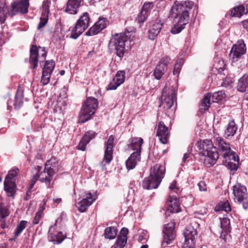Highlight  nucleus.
Wrapping results in <instances>:
<instances>
[{"instance_id": "obj_1", "label": "nucleus", "mask_w": 248, "mask_h": 248, "mask_svg": "<svg viewBox=\"0 0 248 248\" xmlns=\"http://www.w3.org/2000/svg\"><path fill=\"white\" fill-rule=\"evenodd\" d=\"M193 5V2L187 1L173 6L171 12L172 14H175L173 16L174 17H178V20L177 24L172 28L171 33H179L185 29L189 19L188 11L192 8Z\"/></svg>"}, {"instance_id": "obj_2", "label": "nucleus", "mask_w": 248, "mask_h": 248, "mask_svg": "<svg viewBox=\"0 0 248 248\" xmlns=\"http://www.w3.org/2000/svg\"><path fill=\"white\" fill-rule=\"evenodd\" d=\"M200 154L204 156V164L207 166H213L219 157L217 148L214 146L212 141L205 140L197 143Z\"/></svg>"}, {"instance_id": "obj_3", "label": "nucleus", "mask_w": 248, "mask_h": 248, "mask_svg": "<svg viewBox=\"0 0 248 248\" xmlns=\"http://www.w3.org/2000/svg\"><path fill=\"white\" fill-rule=\"evenodd\" d=\"M165 172V167L161 165L156 164L151 167L150 175L142 181L143 188L148 190L157 188L164 176Z\"/></svg>"}, {"instance_id": "obj_4", "label": "nucleus", "mask_w": 248, "mask_h": 248, "mask_svg": "<svg viewBox=\"0 0 248 248\" xmlns=\"http://www.w3.org/2000/svg\"><path fill=\"white\" fill-rule=\"evenodd\" d=\"M167 87L165 86L162 92V96L159 107L164 108V113L168 116L174 113L175 107H173L174 101L176 100V96L174 89L171 87L170 91L167 93Z\"/></svg>"}, {"instance_id": "obj_5", "label": "nucleus", "mask_w": 248, "mask_h": 248, "mask_svg": "<svg viewBox=\"0 0 248 248\" xmlns=\"http://www.w3.org/2000/svg\"><path fill=\"white\" fill-rule=\"evenodd\" d=\"M98 106L97 99L93 97H87L82 105L79 114V122L84 123L91 119L98 108Z\"/></svg>"}, {"instance_id": "obj_6", "label": "nucleus", "mask_w": 248, "mask_h": 248, "mask_svg": "<svg viewBox=\"0 0 248 248\" xmlns=\"http://www.w3.org/2000/svg\"><path fill=\"white\" fill-rule=\"evenodd\" d=\"M130 37L126 33H116L112 35L108 44V46L116 51V54L119 58L124 57L125 51V45Z\"/></svg>"}, {"instance_id": "obj_7", "label": "nucleus", "mask_w": 248, "mask_h": 248, "mask_svg": "<svg viewBox=\"0 0 248 248\" xmlns=\"http://www.w3.org/2000/svg\"><path fill=\"white\" fill-rule=\"evenodd\" d=\"M214 139V142L217 146L221 155L223 158L233 159L234 161L238 160V155L234 151L231 150L230 144L228 142H227L223 138L219 136H215Z\"/></svg>"}, {"instance_id": "obj_8", "label": "nucleus", "mask_w": 248, "mask_h": 248, "mask_svg": "<svg viewBox=\"0 0 248 248\" xmlns=\"http://www.w3.org/2000/svg\"><path fill=\"white\" fill-rule=\"evenodd\" d=\"M247 52L246 45L242 39L238 40L232 46L229 54L232 62L235 63L244 59V55Z\"/></svg>"}, {"instance_id": "obj_9", "label": "nucleus", "mask_w": 248, "mask_h": 248, "mask_svg": "<svg viewBox=\"0 0 248 248\" xmlns=\"http://www.w3.org/2000/svg\"><path fill=\"white\" fill-rule=\"evenodd\" d=\"M90 18L87 12L83 13L77 20L75 27L71 30L70 37L77 39L88 27Z\"/></svg>"}, {"instance_id": "obj_10", "label": "nucleus", "mask_w": 248, "mask_h": 248, "mask_svg": "<svg viewBox=\"0 0 248 248\" xmlns=\"http://www.w3.org/2000/svg\"><path fill=\"white\" fill-rule=\"evenodd\" d=\"M225 97V93L222 91L216 92L213 94L211 93L206 94L201 101L199 111L201 113H203L209 108L211 105V99L213 102H218L221 101Z\"/></svg>"}, {"instance_id": "obj_11", "label": "nucleus", "mask_w": 248, "mask_h": 248, "mask_svg": "<svg viewBox=\"0 0 248 248\" xmlns=\"http://www.w3.org/2000/svg\"><path fill=\"white\" fill-rule=\"evenodd\" d=\"M185 237L182 248H194L195 245V238L197 232L194 226L191 224L186 226L183 232Z\"/></svg>"}, {"instance_id": "obj_12", "label": "nucleus", "mask_w": 248, "mask_h": 248, "mask_svg": "<svg viewBox=\"0 0 248 248\" xmlns=\"http://www.w3.org/2000/svg\"><path fill=\"white\" fill-rule=\"evenodd\" d=\"M233 193L235 199L239 203H242L244 209H247L248 207V194L247 188L240 184L233 186Z\"/></svg>"}, {"instance_id": "obj_13", "label": "nucleus", "mask_w": 248, "mask_h": 248, "mask_svg": "<svg viewBox=\"0 0 248 248\" xmlns=\"http://www.w3.org/2000/svg\"><path fill=\"white\" fill-rule=\"evenodd\" d=\"M41 49L40 58H42L41 60L43 62L45 59L47 55V51L45 50V48L39 46L37 47L36 45H32L30 50V63L32 65V68L35 69L38 66L39 50Z\"/></svg>"}, {"instance_id": "obj_14", "label": "nucleus", "mask_w": 248, "mask_h": 248, "mask_svg": "<svg viewBox=\"0 0 248 248\" xmlns=\"http://www.w3.org/2000/svg\"><path fill=\"white\" fill-rule=\"evenodd\" d=\"M175 223L171 221L164 225L163 233V239L162 242V246L166 247L168 245L170 244L176 237V232L174 230Z\"/></svg>"}, {"instance_id": "obj_15", "label": "nucleus", "mask_w": 248, "mask_h": 248, "mask_svg": "<svg viewBox=\"0 0 248 248\" xmlns=\"http://www.w3.org/2000/svg\"><path fill=\"white\" fill-rule=\"evenodd\" d=\"M55 63L53 60L46 61L43 68L41 82L43 85H47L49 81L51 75L54 70Z\"/></svg>"}, {"instance_id": "obj_16", "label": "nucleus", "mask_w": 248, "mask_h": 248, "mask_svg": "<svg viewBox=\"0 0 248 248\" xmlns=\"http://www.w3.org/2000/svg\"><path fill=\"white\" fill-rule=\"evenodd\" d=\"M29 0H21L19 2H14L11 3L12 9L9 11L11 16L15 15L17 13L26 14L28 12Z\"/></svg>"}, {"instance_id": "obj_17", "label": "nucleus", "mask_w": 248, "mask_h": 248, "mask_svg": "<svg viewBox=\"0 0 248 248\" xmlns=\"http://www.w3.org/2000/svg\"><path fill=\"white\" fill-rule=\"evenodd\" d=\"M114 140V136H110L105 145L103 161L102 163L105 162L106 163L109 164L112 160Z\"/></svg>"}, {"instance_id": "obj_18", "label": "nucleus", "mask_w": 248, "mask_h": 248, "mask_svg": "<svg viewBox=\"0 0 248 248\" xmlns=\"http://www.w3.org/2000/svg\"><path fill=\"white\" fill-rule=\"evenodd\" d=\"M169 136L168 127L165 125L164 122H160L157 125L156 131V136L158 137L160 141L162 144H166Z\"/></svg>"}, {"instance_id": "obj_19", "label": "nucleus", "mask_w": 248, "mask_h": 248, "mask_svg": "<svg viewBox=\"0 0 248 248\" xmlns=\"http://www.w3.org/2000/svg\"><path fill=\"white\" fill-rule=\"evenodd\" d=\"M40 170H38L37 174H36L38 180L41 183H45L47 188L50 187L51 182L53 179V176L54 174L51 171L45 170L39 172Z\"/></svg>"}, {"instance_id": "obj_20", "label": "nucleus", "mask_w": 248, "mask_h": 248, "mask_svg": "<svg viewBox=\"0 0 248 248\" xmlns=\"http://www.w3.org/2000/svg\"><path fill=\"white\" fill-rule=\"evenodd\" d=\"M167 210L170 213H178L179 212L180 205L179 199L176 196L169 195L166 202Z\"/></svg>"}, {"instance_id": "obj_21", "label": "nucleus", "mask_w": 248, "mask_h": 248, "mask_svg": "<svg viewBox=\"0 0 248 248\" xmlns=\"http://www.w3.org/2000/svg\"><path fill=\"white\" fill-rule=\"evenodd\" d=\"M163 23L161 22V20L156 19L154 23L150 27L148 30V38L150 40H154L157 35L159 33Z\"/></svg>"}, {"instance_id": "obj_22", "label": "nucleus", "mask_w": 248, "mask_h": 248, "mask_svg": "<svg viewBox=\"0 0 248 248\" xmlns=\"http://www.w3.org/2000/svg\"><path fill=\"white\" fill-rule=\"evenodd\" d=\"M54 226H51L48 231V240L53 242L54 244H60L66 237L62 232H59L57 233H53Z\"/></svg>"}, {"instance_id": "obj_23", "label": "nucleus", "mask_w": 248, "mask_h": 248, "mask_svg": "<svg viewBox=\"0 0 248 248\" xmlns=\"http://www.w3.org/2000/svg\"><path fill=\"white\" fill-rule=\"evenodd\" d=\"M236 89L239 93L248 94V74H244L237 81Z\"/></svg>"}, {"instance_id": "obj_24", "label": "nucleus", "mask_w": 248, "mask_h": 248, "mask_svg": "<svg viewBox=\"0 0 248 248\" xmlns=\"http://www.w3.org/2000/svg\"><path fill=\"white\" fill-rule=\"evenodd\" d=\"M60 162L55 157H52L46 162L45 170L51 171L53 174L57 172L60 168Z\"/></svg>"}, {"instance_id": "obj_25", "label": "nucleus", "mask_w": 248, "mask_h": 248, "mask_svg": "<svg viewBox=\"0 0 248 248\" xmlns=\"http://www.w3.org/2000/svg\"><path fill=\"white\" fill-rule=\"evenodd\" d=\"M93 202L92 195L91 193L86 194V198L83 199L78 203V210L81 213L86 211L87 208L90 206Z\"/></svg>"}, {"instance_id": "obj_26", "label": "nucleus", "mask_w": 248, "mask_h": 248, "mask_svg": "<svg viewBox=\"0 0 248 248\" xmlns=\"http://www.w3.org/2000/svg\"><path fill=\"white\" fill-rule=\"evenodd\" d=\"M140 160V155L138 153H133L126 160L125 165L128 170L133 169L137 162Z\"/></svg>"}, {"instance_id": "obj_27", "label": "nucleus", "mask_w": 248, "mask_h": 248, "mask_svg": "<svg viewBox=\"0 0 248 248\" xmlns=\"http://www.w3.org/2000/svg\"><path fill=\"white\" fill-rule=\"evenodd\" d=\"M143 143V140L141 138H132L130 143L128 145V148L132 150H136L134 153H138L140 155L141 146Z\"/></svg>"}, {"instance_id": "obj_28", "label": "nucleus", "mask_w": 248, "mask_h": 248, "mask_svg": "<svg viewBox=\"0 0 248 248\" xmlns=\"http://www.w3.org/2000/svg\"><path fill=\"white\" fill-rule=\"evenodd\" d=\"M81 0H68L65 11L70 14H76L80 5Z\"/></svg>"}, {"instance_id": "obj_29", "label": "nucleus", "mask_w": 248, "mask_h": 248, "mask_svg": "<svg viewBox=\"0 0 248 248\" xmlns=\"http://www.w3.org/2000/svg\"><path fill=\"white\" fill-rule=\"evenodd\" d=\"M4 190L8 197H14L16 192V182L4 181Z\"/></svg>"}, {"instance_id": "obj_30", "label": "nucleus", "mask_w": 248, "mask_h": 248, "mask_svg": "<svg viewBox=\"0 0 248 248\" xmlns=\"http://www.w3.org/2000/svg\"><path fill=\"white\" fill-rule=\"evenodd\" d=\"M24 98L23 91L21 89H18L15 95L14 106L15 109H19L23 105Z\"/></svg>"}, {"instance_id": "obj_31", "label": "nucleus", "mask_w": 248, "mask_h": 248, "mask_svg": "<svg viewBox=\"0 0 248 248\" xmlns=\"http://www.w3.org/2000/svg\"><path fill=\"white\" fill-rule=\"evenodd\" d=\"M237 130V126L235 124L234 121L232 120L229 121L226 129L225 131V135L226 138L232 137L236 133Z\"/></svg>"}, {"instance_id": "obj_32", "label": "nucleus", "mask_w": 248, "mask_h": 248, "mask_svg": "<svg viewBox=\"0 0 248 248\" xmlns=\"http://www.w3.org/2000/svg\"><path fill=\"white\" fill-rule=\"evenodd\" d=\"M117 233V229L114 227H108L104 230L103 235L106 239L112 240L114 239Z\"/></svg>"}, {"instance_id": "obj_33", "label": "nucleus", "mask_w": 248, "mask_h": 248, "mask_svg": "<svg viewBox=\"0 0 248 248\" xmlns=\"http://www.w3.org/2000/svg\"><path fill=\"white\" fill-rule=\"evenodd\" d=\"M167 70L165 66L162 64H157L153 73L155 78L157 80L160 79Z\"/></svg>"}, {"instance_id": "obj_34", "label": "nucleus", "mask_w": 248, "mask_h": 248, "mask_svg": "<svg viewBox=\"0 0 248 248\" xmlns=\"http://www.w3.org/2000/svg\"><path fill=\"white\" fill-rule=\"evenodd\" d=\"M215 211L216 212L224 211L227 213L230 212L231 211V208L228 201H226L224 202H219L215 207Z\"/></svg>"}, {"instance_id": "obj_35", "label": "nucleus", "mask_w": 248, "mask_h": 248, "mask_svg": "<svg viewBox=\"0 0 248 248\" xmlns=\"http://www.w3.org/2000/svg\"><path fill=\"white\" fill-rule=\"evenodd\" d=\"M19 172V170L16 167L13 168L8 171V173L5 177L4 181L16 182L15 178Z\"/></svg>"}, {"instance_id": "obj_36", "label": "nucleus", "mask_w": 248, "mask_h": 248, "mask_svg": "<svg viewBox=\"0 0 248 248\" xmlns=\"http://www.w3.org/2000/svg\"><path fill=\"white\" fill-rule=\"evenodd\" d=\"M239 160V159H238ZM235 162H238V160L234 161L233 159L223 158V162L225 166L231 170L235 171L237 170L238 165Z\"/></svg>"}, {"instance_id": "obj_37", "label": "nucleus", "mask_w": 248, "mask_h": 248, "mask_svg": "<svg viewBox=\"0 0 248 248\" xmlns=\"http://www.w3.org/2000/svg\"><path fill=\"white\" fill-rule=\"evenodd\" d=\"M245 7L243 5H240L234 7L232 11L231 15L233 17H241L245 14Z\"/></svg>"}, {"instance_id": "obj_38", "label": "nucleus", "mask_w": 248, "mask_h": 248, "mask_svg": "<svg viewBox=\"0 0 248 248\" xmlns=\"http://www.w3.org/2000/svg\"><path fill=\"white\" fill-rule=\"evenodd\" d=\"M220 226L222 231L226 232H230V220L228 218L223 217L220 219Z\"/></svg>"}, {"instance_id": "obj_39", "label": "nucleus", "mask_w": 248, "mask_h": 248, "mask_svg": "<svg viewBox=\"0 0 248 248\" xmlns=\"http://www.w3.org/2000/svg\"><path fill=\"white\" fill-rule=\"evenodd\" d=\"M125 71L124 70L118 71L115 77L113 78L114 81L118 83V84L120 85L123 84L125 80Z\"/></svg>"}, {"instance_id": "obj_40", "label": "nucleus", "mask_w": 248, "mask_h": 248, "mask_svg": "<svg viewBox=\"0 0 248 248\" xmlns=\"http://www.w3.org/2000/svg\"><path fill=\"white\" fill-rule=\"evenodd\" d=\"M184 62V60L183 58L179 59L177 60L173 68V74L174 75H177V76L179 74L182 66L183 65Z\"/></svg>"}, {"instance_id": "obj_41", "label": "nucleus", "mask_w": 248, "mask_h": 248, "mask_svg": "<svg viewBox=\"0 0 248 248\" xmlns=\"http://www.w3.org/2000/svg\"><path fill=\"white\" fill-rule=\"evenodd\" d=\"M102 30L95 23L85 33L86 36H93L97 34Z\"/></svg>"}, {"instance_id": "obj_42", "label": "nucleus", "mask_w": 248, "mask_h": 248, "mask_svg": "<svg viewBox=\"0 0 248 248\" xmlns=\"http://www.w3.org/2000/svg\"><path fill=\"white\" fill-rule=\"evenodd\" d=\"M27 224V221L25 220H21L17 225L15 232V236L17 237L26 228Z\"/></svg>"}, {"instance_id": "obj_43", "label": "nucleus", "mask_w": 248, "mask_h": 248, "mask_svg": "<svg viewBox=\"0 0 248 248\" xmlns=\"http://www.w3.org/2000/svg\"><path fill=\"white\" fill-rule=\"evenodd\" d=\"M10 212L7 207L3 202L0 203V215L2 218L8 217L9 215Z\"/></svg>"}, {"instance_id": "obj_44", "label": "nucleus", "mask_w": 248, "mask_h": 248, "mask_svg": "<svg viewBox=\"0 0 248 248\" xmlns=\"http://www.w3.org/2000/svg\"><path fill=\"white\" fill-rule=\"evenodd\" d=\"M50 2L48 0L44 1L42 5V16H48L49 13Z\"/></svg>"}, {"instance_id": "obj_45", "label": "nucleus", "mask_w": 248, "mask_h": 248, "mask_svg": "<svg viewBox=\"0 0 248 248\" xmlns=\"http://www.w3.org/2000/svg\"><path fill=\"white\" fill-rule=\"evenodd\" d=\"M97 135V133L93 131H88L84 135L83 140H86V143H89L90 141L94 139Z\"/></svg>"}, {"instance_id": "obj_46", "label": "nucleus", "mask_w": 248, "mask_h": 248, "mask_svg": "<svg viewBox=\"0 0 248 248\" xmlns=\"http://www.w3.org/2000/svg\"><path fill=\"white\" fill-rule=\"evenodd\" d=\"M128 232L129 231L127 228L123 227L120 231V232L119 233V234L118 235L117 238H120V239L124 240V241L127 242V235L128 233Z\"/></svg>"}, {"instance_id": "obj_47", "label": "nucleus", "mask_w": 248, "mask_h": 248, "mask_svg": "<svg viewBox=\"0 0 248 248\" xmlns=\"http://www.w3.org/2000/svg\"><path fill=\"white\" fill-rule=\"evenodd\" d=\"M149 15L141 9L140 13L138 14L136 20L139 23H143Z\"/></svg>"}, {"instance_id": "obj_48", "label": "nucleus", "mask_w": 248, "mask_h": 248, "mask_svg": "<svg viewBox=\"0 0 248 248\" xmlns=\"http://www.w3.org/2000/svg\"><path fill=\"white\" fill-rule=\"evenodd\" d=\"M154 5L153 2H146L144 3L141 9L149 15L151 10L153 8Z\"/></svg>"}, {"instance_id": "obj_49", "label": "nucleus", "mask_w": 248, "mask_h": 248, "mask_svg": "<svg viewBox=\"0 0 248 248\" xmlns=\"http://www.w3.org/2000/svg\"><path fill=\"white\" fill-rule=\"evenodd\" d=\"M108 20L105 17H100L99 20L95 24L100 28V29L102 30L106 28L107 26V22Z\"/></svg>"}, {"instance_id": "obj_50", "label": "nucleus", "mask_w": 248, "mask_h": 248, "mask_svg": "<svg viewBox=\"0 0 248 248\" xmlns=\"http://www.w3.org/2000/svg\"><path fill=\"white\" fill-rule=\"evenodd\" d=\"M126 243L127 242L120 239V238H117L116 242L114 244L113 248H124Z\"/></svg>"}, {"instance_id": "obj_51", "label": "nucleus", "mask_w": 248, "mask_h": 248, "mask_svg": "<svg viewBox=\"0 0 248 248\" xmlns=\"http://www.w3.org/2000/svg\"><path fill=\"white\" fill-rule=\"evenodd\" d=\"M170 61V59L169 57L166 56L163 57L160 61H159L158 64L163 65L165 66L166 69H168V65Z\"/></svg>"}, {"instance_id": "obj_52", "label": "nucleus", "mask_w": 248, "mask_h": 248, "mask_svg": "<svg viewBox=\"0 0 248 248\" xmlns=\"http://www.w3.org/2000/svg\"><path fill=\"white\" fill-rule=\"evenodd\" d=\"M48 21V16H42L40 18V22L38 25V29L40 30L44 27Z\"/></svg>"}, {"instance_id": "obj_53", "label": "nucleus", "mask_w": 248, "mask_h": 248, "mask_svg": "<svg viewBox=\"0 0 248 248\" xmlns=\"http://www.w3.org/2000/svg\"><path fill=\"white\" fill-rule=\"evenodd\" d=\"M88 143H86V140H83V138H82L78 144L77 145V149L78 150L84 151L85 150L86 146Z\"/></svg>"}, {"instance_id": "obj_54", "label": "nucleus", "mask_w": 248, "mask_h": 248, "mask_svg": "<svg viewBox=\"0 0 248 248\" xmlns=\"http://www.w3.org/2000/svg\"><path fill=\"white\" fill-rule=\"evenodd\" d=\"M119 86L120 85L118 84V83L115 82V81H114V79H113V80L111 82H110V83L108 85L107 89L108 90H116L117 88V87Z\"/></svg>"}, {"instance_id": "obj_55", "label": "nucleus", "mask_w": 248, "mask_h": 248, "mask_svg": "<svg viewBox=\"0 0 248 248\" xmlns=\"http://www.w3.org/2000/svg\"><path fill=\"white\" fill-rule=\"evenodd\" d=\"M199 190L201 191H206L207 190V186L204 181H201L198 184Z\"/></svg>"}, {"instance_id": "obj_56", "label": "nucleus", "mask_w": 248, "mask_h": 248, "mask_svg": "<svg viewBox=\"0 0 248 248\" xmlns=\"http://www.w3.org/2000/svg\"><path fill=\"white\" fill-rule=\"evenodd\" d=\"M38 179L36 175H33L31 179V181L29 183L28 188L30 189H32L35 185L36 182L37 180H38Z\"/></svg>"}, {"instance_id": "obj_57", "label": "nucleus", "mask_w": 248, "mask_h": 248, "mask_svg": "<svg viewBox=\"0 0 248 248\" xmlns=\"http://www.w3.org/2000/svg\"><path fill=\"white\" fill-rule=\"evenodd\" d=\"M5 20V15L3 8L0 6V22L1 23H4Z\"/></svg>"}, {"instance_id": "obj_58", "label": "nucleus", "mask_w": 248, "mask_h": 248, "mask_svg": "<svg viewBox=\"0 0 248 248\" xmlns=\"http://www.w3.org/2000/svg\"><path fill=\"white\" fill-rule=\"evenodd\" d=\"M40 214L39 212H37L32 220V223L33 224H38L39 222V220L40 219Z\"/></svg>"}, {"instance_id": "obj_59", "label": "nucleus", "mask_w": 248, "mask_h": 248, "mask_svg": "<svg viewBox=\"0 0 248 248\" xmlns=\"http://www.w3.org/2000/svg\"><path fill=\"white\" fill-rule=\"evenodd\" d=\"M242 24L244 29L248 32V19L243 21Z\"/></svg>"}, {"instance_id": "obj_60", "label": "nucleus", "mask_w": 248, "mask_h": 248, "mask_svg": "<svg viewBox=\"0 0 248 248\" xmlns=\"http://www.w3.org/2000/svg\"><path fill=\"white\" fill-rule=\"evenodd\" d=\"M31 189H30V188H28V190L26 192V197H25V200L26 201L28 200L30 198V197L31 196Z\"/></svg>"}, {"instance_id": "obj_61", "label": "nucleus", "mask_w": 248, "mask_h": 248, "mask_svg": "<svg viewBox=\"0 0 248 248\" xmlns=\"http://www.w3.org/2000/svg\"><path fill=\"white\" fill-rule=\"evenodd\" d=\"M189 157V154L188 153H186L184 154V157H183V162H186L187 159Z\"/></svg>"}, {"instance_id": "obj_62", "label": "nucleus", "mask_w": 248, "mask_h": 248, "mask_svg": "<svg viewBox=\"0 0 248 248\" xmlns=\"http://www.w3.org/2000/svg\"><path fill=\"white\" fill-rule=\"evenodd\" d=\"M176 182L175 181H173L169 187L170 189L171 190L175 189L176 187Z\"/></svg>"}, {"instance_id": "obj_63", "label": "nucleus", "mask_w": 248, "mask_h": 248, "mask_svg": "<svg viewBox=\"0 0 248 248\" xmlns=\"http://www.w3.org/2000/svg\"><path fill=\"white\" fill-rule=\"evenodd\" d=\"M53 200L54 203H57V204L60 203L62 201V199L61 198L53 199Z\"/></svg>"}, {"instance_id": "obj_64", "label": "nucleus", "mask_w": 248, "mask_h": 248, "mask_svg": "<svg viewBox=\"0 0 248 248\" xmlns=\"http://www.w3.org/2000/svg\"><path fill=\"white\" fill-rule=\"evenodd\" d=\"M94 54H95V51L93 50L92 51H90L89 53H88V57L89 58V57H91L93 55H94Z\"/></svg>"}]
</instances>
